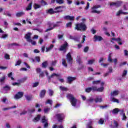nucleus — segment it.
Instances as JSON below:
<instances>
[{
    "mask_svg": "<svg viewBox=\"0 0 128 128\" xmlns=\"http://www.w3.org/2000/svg\"><path fill=\"white\" fill-rule=\"evenodd\" d=\"M28 42H31L32 46H36V41H32V39L31 41H29Z\"/></svg>",
    "mask_w": 128,
    "mask_h": 128,
    "instance_id": "obj_51",
    "label": "nucleus"
},
{
    "mask_svg": "<svg viewBox=\"0 0 128 128\" xmlns=\"http://www.w3.org/2000/svg\"><path fill=\"white\" fill-rule=\"evenodd\" d=\"M66 98H68L72 106H76V102H78V100L76 98H74V94H68L66 95Z\"/></svg>",
    "mask_w": 128,
    "mask_h": 128,
    "instance_id": "obj_3",
    "label": "nucleus"
},
{
    "mask_svg": "<svg viewBox=\"0 0 128 128\" xmlns=\"http://www.w3.org/2000/svg\"><path fill=\"white\" fill-rule=\"evenodd\" d=\"M56 62H58V61L56 60H54V61H52L51 66H56Z\"/></svg>",
    "mask_w": 128,
    "mask_h": 128,
    "instance_id": "obj_55",
    "label": "nucleus"
},
{
    "mask_svg": "<svg viewBox=\"0 0 128 128\" xmlns=\"http://www.w3.org/2000/svg\"><path fill=\"white\" fill-rule=\"evenodd\" d=\"M86 36L85 35H84L82 36V40L81 41V44H84V40H86Z\"/></svg>",
    "mask_w": 128,
    "mask_h": 128,
    "instance_id": "obj_54",
    "label": "nucleus"
},
{
    "mask_svg": "<svg viewBox=\"0 0 128 128\" xmlns=\"http://www.w3.org/2000/svg\"><path fill=\"white\" fill-rule=\"evenodd\" d=\"M40 120V115L38 114V115H37V116L36 117H35L33 119L32 121L34 122H38V120Z\"/></svg>",
    "mask_w": 128,
    "mask_h": 128,
    "instance_id": "obj_19",
    "label": "nucleus"
},
{
    "mask_svg": "<svg viewBox=\"0 0 128 128\" xmlns=\"http://www.w3.org/2000/svg\"><path fill=\"white\" fill-rule=\"evenodd\" d=\"M60 88L61 90H62V92H67L68 90V88H66V87H64V86H60Z\"/></svg>",
    "mask_w": 128,
    "mask_h": 128,
    "instance_id": "obj_38",
    "label": "nucleus"
},
{
    "mask_svg": "<svg viewBox=\"0 0 128 128\" xmlns=\"http://www.w3.org/2000/svg\"><path fill=\"white\" fill-rule=\"evenodd\" d=\"M56 76V78H60V74H56V73H53L50 76L49 78H54Z\"/></svg>",
    "mask_w": 128,
    "mask_h": 128,
    "instance_id": "obj_22",
    "label": "nucleus"
},
{
    "mask_svg": "<svg viewBox=\"0 0 128 128\" xmlns=\"http://www.w3.org/2000/svg\"><path fill=\"white\" fill-rule=\"evenodd\" d=\"M4 58H6V60H10V55L8 54H5L4 55Z\"/></svg>",
    "mask_w": 128,
    "mask_h": 128,
    "instance_id": "obj_53",
    "label": "nucleus"
},
{
    "mask_svg": "<svg viewBox=\"0 0 128 128\" xmlns=\"http://www.w3.org/2000/svg\"><path fill=\"white\" fill-rule=\"evenodd\" d=\"M56 4H62L64 2V0H56Z\"/></svg>",
    "mask_w": 128,
    "mask_h": 128,
    "instance_id": "obj_41",
    "label": "nucleus"
},
{
    "mask_svg": "<svg viewBox=\"0 0 128 128\" xmlns=\"http://www.w3.org/2000/svg\"><path fill=\"white\" fill-rule=\"evenodd\" d=\"M92 121L90 120L86 124V128H94V127H92Z\"/></svg>",
    "mask_w": 128,
    "mask_h": 128,
    "instance_id": "obj_23",
    "label": "nucleus"
},
{
    "mask_svg": "<svg viewBox=\"0 0 128 128\" xmlns=\"http://www.w3.org/2000/svg\"><path fill=\"white\" fill-rule=\"evenodd\" d=\"M48 122V119L46 118V116H43L42 118L41 122H42V124H44Z\"/></svg>",
    "mask_w": 128,
    "mask_h": 128,
    "instance_id": "obj_26",
    "label": "nucleus"
},
{
    "mask_svg": "<svg viewBox=\"0 0 128 128\" xmlns=\"http://www.w3.org/2000/svg\"><path fill=\"white\" fill-rule=\"evenodd\" d=\"M89 49L90 48L88 46H86L84 49V52H88Z\"/></svg>",
    "mask_w": 128,
    "mask_h": 128,
    "instance_id": "obj_47",
    "label": "nucleus"
},
{
    "mask_svg": "<svg viewBox=\"0 0 128 128\" xmlns=\"http://www.w3.org/2000/svg\"><path fill=\"white\" fill-rule=\"evenodd\" d=\"M34 10H38V8H40V5L34 4Z\"/></svg>",
    "mask_w": 128,
    "mask_h": 128,
    "instance_id": "obj_35",
    "label": "nucleus"
},
{
    "mask_svg": "<svg viewBox=\"0 0 128 128\" xmlns=\"http://www.w3.org/2000/svg\"><path fill=\"white\" fill-rule=\"evenodd\" d=\"M95 102H96V104H97V102H102V98H96L94 100Z\"/></svg>",
    "mask_w": 128,
    "mask_h": 128,
    "instance_id": "obj_27",
    "label": "nucleus"
},
{
    "mask_svg": "<svg viewBox=\"0 0 128 128\" xmlns=\"http://www.w3.org/2000/svg\"><path fill=\"white\" fill-rule=\"evenodd\" d=\"M24 14H26V12H24L23 11H20V12L16 13V18H20L23 16H24Z\"/></svg>",
    "mask_w": 128,
    "mask_h": 128,
    "instance_id": "obj_15",
    "label": "nucleus"
},
{
    "mask_svg": "<svg viewBox=\"0 0 128 128\" xmlns=\"http://www.w3.org/2000/svg\"><path fill=\"white\" fill-rule=\"evenodd\" d=\"M120 14H128V12H124L122 10H120L116 14V16H118Z\"/></svg>",
    "mask_w": 128,
    "mask_h": 128,
    "instance_id": "obj_24",
    "label": "nucleus"
},
{
    "mask_svg": "<svg viewBox=\"0 0 128 128\" xmlns=\"http://www.w3.org/2000/svg\"><path fill=\"white\" fill-rule=\"evenodd\" d=\"M102 8V6L100 5H95L94 6L91 8V14H100V11L97 10V8Z\"/></svg>",
    "mask_w": 128,
    "mask_h": 128,
    "instance_id": "obj_4",
    "label": "nucleus"
},
{
    "mask_svg": "<svg viewBox=\"0 0 128 128\" xmlns=\"http://www.w3.org/2000/svg\"><path fill=\"white\" fill-rule=\"evenodd\" d=\"M48 14H56V10H54V9L52 8H50L48 10L47 12Z\"/></svg>",
    "mask_w": 128,
    "mask_h": 128,
    "instance_id": "obj_25",
    "label": "nucleus"
},
{
    "mask_svg": "<svg viewBox=\"0 0 128 128\" xmlns=\"http://www.w3.org/2000/svg\"><path fill=\"white\" fill-rule=\"evenodd\" d=\"M66 58L67 60V62L70 64H72V54L70 52H68L66 56Z\"/></svg>",
    "mask_w": 128,
    "mask_h": 128,
    "instance_id": "obj_9",
    "label": "nucleus"
},
{
    "mask_svg": "<svg viewBox=\"0 0 128 128\" xmlns=\"http://www.w3.org/2000/svg\"><path fill=\"white\" fill-rule=\"evenodd\" d=\"M48 94L50 96H54V90H52L51 89H49L48 90Z\"/></svg>",
    "mask_w": 128,
    "mask_h": 128,
    "instance_id": "obj_36",
    "label": "nucleus"
},
{
    "mask_svg": "<svg viewBox=\"0 0 128 128\" xmlns=\"http://www.w3.org/2000/svg\"><path fill=\"white\" fill-rule=\"evenodd\" d=\"M104 90V87H100L98 88L96 86H92V87L86 88L85 90V92H86L90 93L92 90V92H102Z\"/></svg>",
    "mask_w": 128,
    "mask_h": 128,
    "instance_id": "obj_1",
    "label": "nucleus"
},
{
    "mask_svg": "<svg viewBox=\"0 0 128 128\" xmlns=\"http://www.w3.org/2000/svg\"><path fill=\"white\" fill-rule=\"evenodd\" d=\"M72 22H69L66 24V26L67 28H72Z\"/></svg>",
    "mask_w": 128,
    "mask_h": 128,
    "instance_id": "obj_48",
    "label": "nucleus"
},
{
    "mask_svg": "<svg viewBox=\"0 0 128 128\" xmlns=\"http://www.w3.org/2000/svg\"><path fill=\"white\" fill-rule=\"evenodd\" d=\"M64 20H74V16H66L64 17Z\"/></svg>",
    "mask_w": 128,
    "mask_h": 128,
    "instance_id": "obj_14",
    "label": "nucleus"
},
{
    "mask_svg": "<svg viewBox=\"0 0 128 128\" xmlns=\"http://www.w3.org/2000/svg\"><path fill=\"white\" fill-rule=\"evenodd\" d=\"M54 44H50V46L48 48H46V52H50V50H52V48H54Z\"/></svg>",
    "mask_w": 128,
    "mask_h": 128,
    "instance_id": "obj_28",
    "label": "nucleus"
},
{
    "mask_svg": "<svg viewBox=\"0 0 128 128\" xmlns=\"http://www.w3.org/2000/svg\"><path fill=\"white\" fill-rule=\"evenodd\" d=\"M8 78H10V80H14V77L12 76V72H10L9 74H8Z\"/></svg>",
    "mask_w": 128,
    "mask_h": 128,
    "instance_id": "obj_31",
    "label": "nucleus"
},
{
    "mask_svg": "<svg viewBox=\"0 0 128 128\" xmlns=\"http://www.w3.org/2000/svg\"><path fill=\"white\" fill-rule=\"evenodd\" d=\"M108 64L102 63V64H100V66H104V68H107Z\"/></svg>",
    "mask_w": 128,
    "mask_h": 128,
    "instance_id": "obj_57",
    "label": "nucleus"
},
{
    "mask_svg": "<svg viewBox=\"0 0 128 128\" xmlns=\"http://www.w3.org/2000/svg\"><path fill=\"white\" fill-rule=\"evenodd\" d=\"M46 90H41L40 94V98H44V96H46Z\"/></svg>",
    "mask_w": 128,
    "mask_h": 128,
    "instance_id": "obj_17",
    "label": "nucleus"
},
{
    "mask_svg": "<svg viewBox=\"0 0 128 128\" xmlns=\"http://www.w3.org/2000/svg\"><path fill=\"white\" fill-rule=\"evenodd\" d=\"M112 101H113L114 102H116L117 104H120V101L114 98H112Z\"/></svg>",
    "mask_w": 128,
    "mask_h": 128,
    "instance_id": "obj_43",
    "label": "nucleus"
},
{
    "mask_svg": "<svg viewBox=\"0 0 128 128\" xmlns=\"http://www.w3.org/2000/svg\"><path fill=\"white\" fill-rule=\"evenodd\" d=\"M112 53H110L108 56V62H114V64H118V58H115L113 60H112Z\"/></svg>",
    "mask_w": 128,
    "mask_h": 128,
    "instance_id": "obj_7",
    "label": "nucleus"
},
{
    "mask_svg": "<svg viewBox=\"0 0 128 128\" xmlns=\"http://www.w3.org/2000/svg\"><path fill=\"white\" fill-rule=\"evenodd\" d=\"M4 90H10V87L8 85L6 86H5L3 87Z\"/></svg>",
    "mask_w": 128,
    "mask_h": 128,
    "instance_id": "obj_33",
    "label": "nucleus"
},
{
    "mask_svg": "<svg viewBox=\"0 0 128 128\" xmlns=\"http://www.w3.org/2000/svg\"><path fill=\"white\" fill-rule=\"evenodd\" d=\"M77 62H78V64H82V58H80V57H78V59L76 60Z\"/></svg>",
    "mask_w": 128,
    "mask_h": 128,
    "instance_id": "obj_39",
    "label": "nucleus"
},
{
    "mask_svg": "<svg viewBox=\"0 0 128 128\" xmlns=\"http://www.w3.org/2000/svg\"><path fill=\"white\" fill-rule=\"evenodd\" d=\"M10 46H20V44H18V43H16V42H14V43H12L10 44Z\"/></svg>",
    "mask_w": 128,
    "mask_h": 128,
    "instance_id": "obj_58",
    "label": "nucleus"
},
{
    "mask_svg": "<svg viewBox=\"0 0 128 128\" xmlns=\"http://www.w3.org/2000/svg\"><path fill=\"white\" fill-rule=\"evenodd\" d=\"M68 42H65L59 48L60 52H66L68 50Z\"/></svg>",
    "mask_w": 128,
    "mask_h": 128,
    "instance_id": "obj_5",
    "label": "nucleus"
},
{
    "mask_svg": "<svg viewBox=\"0 0 128 128\" xmlns=\"http://www.w3.org/2000/svg\"><path fill=\"white\" fill-rule=\"evenodd\" d=\"M122 1H117L116 2H112L110 4V6H116V8H120L122 6Z\"/></svg>",
    "mask_w": 128,
    "mask_h": 128,
    "instance_id": "obj_8",
    "label": "nucleus"
},
{
    "mask_svg": "<svg viewBox=\"0 0 128 128\" xmlns=\"http://www.w3.org/2000/svg\"><path fill=\"white\" fill-rule=\"evenodd\" d=\"M76 80V78L72 76H68L67 78V80Z\"/></svg>",
    "mask_w": 128,
    "mask_h": 128,
    "instance_id": "obj_34",
    "label": "nucleus"
},
{
    "mask_svg": "<svg viewBox=\"0 0 128 128\" xmlns=\"http://www.w3.org/2000/svg\"><path fill=\"white\" fill-rule=\"evenodd\" d=\"M94 42H96L97 40L100 42V40H103L102 37L96 35L94 36Z\"/></svg>",
    "mask_w": 128,
    "mask_h": 128,
    "instance_id": "obj_16",
    "label": "nucleus"
},
{
    "mask_svg": "<svg viewBox=\"0 0 128 128\" xmlns=\"http://www.w3.org/2000/svg\"><path fill=\"white\" fill-rule=\"evenodd\" d=\"M56 116L58 121L60 122H62L63 120H64V114H56Z\"/></svg>",
    "mask_w": 128,
    "mask_h": 128,
    "instance_id": "obj_11",
    "label": "nucleus"
},
{
    "mask_svg": "<svg viewBox=\"0 0 128 128\" xmlns=\"http://www.w3.org/2000/svg\"><path fill=\"white\" fill-rule=\"evenodd\" d=\"M124 54L126 56H128V51L126 50H124Z\"/></svg>",
    "mask_w": 128,
    "mask_h": 128,
    "instance_id": "obj_64",
    "label": "nucleus"
},
{
    "mask_svg": "<svg viewBox=\"0 0 128 128\" xmlns=\"http://www.w3.org/2000/svg\"><path fill=\"white\" fill-rule=\"evenodd\" d=\"M128 74V71L126 70H124L122 74V76H126Z\"/></svg>",
    "mask_w": 128,
    "mask_h": 128,
    "instance_id": "obj_56",
    "label": "nucleus"
},
{
    "mask_svg": "<svg viewBox=\"0 0 128 128\" xmlns=\"http://www.w3.org/2000/svg\"><path fill=\"white\" fill-rule=\"evenodd\" d=\"M40 84V82H36L34 83H33L32 84V87L33 88H36V86H38V84Z\"/></svg>",
    "mask_w": 128,
    "mask_h": 128,
    "instance_id": "obj_46",
    "label": "nucleus"
},
{
    "mask_svg": "<svg viewBox=\"0 0 128 128\" xmlns=\"http://www.w3.org/2000/svg\"><path fill=\"white\" fill-rule=\"evenodd\" d=\"M118 94H120V92L118 90H114L111 92L110 94L112 96H118Z\"/></svg>",
    "mask_w": 128,
    "mask_h": 128,
    "instance_id": "obj_18",
    "label": "nucleus"
},
{
    "mask_svg": "<svg viewBox=\"0 0 128 128\" xmlns=\"http://www.w3.org/2000/svg\"><path fill=\"white\" fill-rule=\"evenodd\" d=\"M20 64H22V60H18L15 64V66H20Z\"/></svg>",
    "mask_w": 128,
    "mask_h": 128,
    "instance_id": "obj_44",
    "label": "nucleus"
},
{
    "mask_svg": "<svg viewBox=\"0 0 128 128\" xmlns=\"http://www.w3.org/2000/svg\"><path fill=\"white\" fill-rule=\"evenodd\" d=\"M76 30H80V32H86L88 30V27L86 24L84 22H80L76 24L74 28Z\"/></svg>",
    "mask_w": 128,
    "mask_h": 128,
    "instance_id": "obj_2",
    "label": "nucleus"
},
{
    "mask_svg": "<svg viewBox=\"0 0 128 128\" xmlns=\"http://www.w3.org/2000/svg\"><path fill=\"white\" fill-rule=\"evenodd\" d=\"M95 60H94V59L89 60H88V64H94V62Z\"/></svg>",
    "mask_w": 128,
    "mask_h": 128,
    "instance_id": "obj_40",
    "label": "nucleus"
},
{
    "mask_svg": "<svg viewBox=\"0 0 128 128\" xmlns=\"http://www.w3.org/2000/svg\"><path fill=\"white\" fill-rule=\"evenodd\" d=\"M126 62H124L120 64V66H126Z\"/></svg>",
    "mask_w": 128,
    "mask_h": 128,
    "instance_id": "obj_63",
    "label": "nucleus"
},
{
    "mask_svg": "<svg viewBox=\"0 0 128 128\" xmlns=\"http://www.w3.org/2000/svg\"><path fill=\"white\" fill-rule=\"evenodd\" d=\"M42 6H48V2H46V1L44 0H42L40 2Z\"/></svg>",
    "mask_w": 128,
    "mask_h": 128,
    "instance_id": "obj_45",
    "label": "nucleus"
},
{
    "mask_svg": "<svg viewBox=\"0 0 128 128\" xmlns=\"http://www.w3.org/2000/svg\"><path fill=\"white\" fill-rule=\"evenodd\" d=\"M44 112L45 114H48L50 110V108H44Z\"/></svg>",
    "mask_w": 128,
    "mask_h": 128,
    "instance_id": "obj_42",
    "label": "nucleus"
},
{
    "mask_svg": "<svg viewBox=\"0 0 128 128\" xmlns=\"http://www.w3.org/2000/svg\"><path fill=\"white\" fill-rule=\"evenodd\" d=\"M36 72L37 74H39V78H42L44 76V72L42 71V69L40 68H36Z\"/></svg>",
    "mask_w": 128,
    "mask_h": 128,
    "instance_id": "obj_10",
    "label": "nucleus"
},
{
    "mask_svg": "<svg viewBox=\"0 0 128 128\" xmlns=\"http://www.w3.org/2000/svg\"><path fill=\"white\" fill-rule=\"evenodd\" d=\"M32 2H30L26 8V10H32Z\"/></svg>",
    "mask_w": 128,
    "mask_h": 128,
    "instance_id": "obj_29",
    "label": "nucleus"
},
{
    "mask_svg": "<svg viewBox=\"0 0 128 128\" xmlns=\"http://www.w3.org/2000/svg\"><path fill=\"white\" fill-rule=\"evenodd\" d=\"M25 98L28 102H30V100H32V95H26Z\"/></svg>",
    "mask_w": 128,
    "mask_h": 128,
    "instance_id": "obj_21",
    "label": "nucleus"
},
{
    "mask_svg": "<svg viewBox=\"0 0 128 128\" xmlns=\"http://www.w3.org/2000/svg\"><path fill=\"white\" fill-rule=\"evenodd\" d=\"M8 34H3L2 35V38H8Z\"/></svg>",
    "mask_w": 128,
    "mask_h": 128,
    "instance_id": "obj_61",
    "label": "nucleus"
},
{
    "mask_svg": "<svg viewBox=\"0 0 128 128\" xmlns=\"http://www.w3.org/2000/svg\"><path fill=\"white\" fill-rule=\"evenodd\" d=\"M12 86H20V82H14L12 83Z\"/></svg>",
    "mask_w": 128,
    "mask_h": 128,
    "instance_id": "obj_49",
    "label": "nucleus"
},
{
    "mask_svg": "<svg viewBox=\"0 0 128 128\" xmlns=\"http://www.w3.org/2000/svg\"><path fill=\"white\" fill-rule=\"evenodd\" d=\"M62 66H65V68H66L68 66V64H66V59H64V58L62 59Z\"/></svg>",
    "mask_w": 128,
    "mask_h": 128,
    "instance_id": "obj_32",
    "label": "nucleus"
},
{
    "mask_svg": "<svg viewBox=\"0 0 128 128\" xmlns=\"http://www.w3.org/2000/svg\"><path fill=\"white\" fill-rule=\"evenodd\" d=\"M52 104V100H48L47 101L45 102V104Z\"/></svg>",
    "mask_w": 128,
    "mask_h": 128,
    "instance_id": "obj_37",
    "label": "nucleus"
},
{
    "mask_svg": "<svg viewBox=\"0 0 128 128\" xmlns=\"http://www.w3.org/2000/svg\"><path fill=\"white\" fill-rule=\"evenodd\" d=\"M48 66V61H45L42 63V68H46Z\"/></svg>",
    "mask_w": 128,
    "mask_h": 128,
    "instance_id": "obj_30",
    "label": "nucleus"
},
{
    "mask_svg": "<svg viewBox=\"0 0 128 128\" xmlns=\"http://www.w3.org/2000/svg\"><path fill=\"white\" fill-rule=\"evenodd\" d=\"M28 112H30V114H34V112H36V109L34 108V109L29 110Z\"/></svg>",
    "mask_w": 128,
    "mask_h": 128,
    "instance_id": "obj_59",
    "label": "nucleus"
},
{
    "mask_svg": "<svg viewBox=\"0 0 128 128\" xmlns=\"http://www.w3.org/2000/svg\"><path fill=\"white\" fill-rule=\"evenodd\" d=\"M64 9H66V6H58L54 8V10L56 14H58L59 12H62Z\"/></svg>",
    "mask_w": 128,
    "mask_h": 128,
    "instance_id": "obj_6",
    "label": "nucleus"
},
{
    "mask_svg": "<svg viewBox=\"0 0 128 128\" xmlns=\"http://www.w3.org/2000/svg\"><path fill=\"white\" fill-rule=\"evenodd\" d=\"M24 96V92H18L15 96H14V98L16 100H18L20 98H22Z\"/></svg>",
    "mask_w": 128,
    "mask_h": 128,
    "instance_id": "obj_12",
    "label": "nucleus"
},
{
    "mask_svg": "<svg viewBox=\"0 0 128 128\" xmlns=\"http://www.w3.org/2000/svg\"><path fill=\"white\" fill-rule=\"evenodd\" d=\"M31 36H32V33H30V32H28L25 35L24 38H26V40H27V42H29L32 41Z\"/></svg>",
    "mask_w": 128,
    "mask_h": 128,
    "instance_id": "obj_13",
    "label": "nucleus"
},
{
    "mask_svg": "<svg viewBox=\"0 0 128 128\" xmlns=\"http://www.w3.org/2000/svg\"><path fill=\"white\" fill-rule=\"evenodd\" d=\"M46 50V46H43L42 47V52H44V50Z\"/></svg>",
    "mask_w": 128,
    "mask_h": 128,
    "instance_id": "obj_60",
    "label": "nucleus"
},
{
    "mask_svg": "<svg viewBox=\"0 0 128 128\" xmlns=\"http://www.w3.org/2000/svg\"><path fill=\"white\" fill-rule=\"evenodd\" d=\"M35 60L36 62H40V56H36L35 57Z\"/></svg>",
    "mask_w": 128,
    "mask_h": 128,
    "instance_id": "obj_50",
    "label": "nucleus"
},
{
    "mask_svg": "<svg viewBox=\"0 0 128 128\" xmlns=\"http://www.w3.org/2000/svg\"><path fill=\"white\" fill-rule=\"evenodd\" d=\"M104 120L102 119H100L98 122V124H104Z\"/></svg>",
    "mask_w": 128,
    "mask_h": 128,
    "instance_id": "obj_52",
    "label": "nucleus"
},
{
    "mask_svg": "<svg viewBox=\"0 0 128 128\" xmlns=\"http://www.w3.org/2000/svg\"><path fill=\"white\" fill-rule=\"evenodd\" d=\"M44 128H48V122H46V123H44Z\"/></svg>",
    "mask_w": 128,
    "mask_h": 128,
    "instance_id": "obj_62",
    "label": "nucleus"
},
{
    "mask_svg": "<svg viewBox=\"0 0 128 128\" xmlns=\"http://www.w3.org/2000/svg\"><path fill=\"white\" fill-rule=\"evenodd\" d=\"M120 110L118 109V108H115L112 110V114H118V112H120Z\"/></svg>",
    "mask_w": 128,
    "mask_h": 128,
    "instance_id": "obj_20",
    "label": "nucleus"
}]
</instances>
